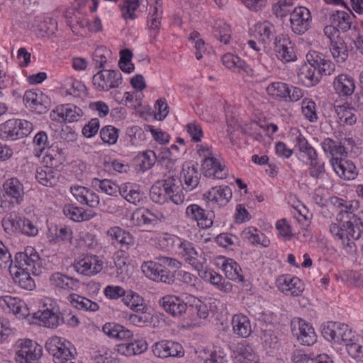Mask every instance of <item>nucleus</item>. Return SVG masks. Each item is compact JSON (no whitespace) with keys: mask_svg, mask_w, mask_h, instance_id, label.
<instances>
[{"mask_svg":"<svg viewBox=\"0 0 363 363\" xmlns=\"http://www.w3.org/2000/svg\"><path fill=\"white\" fill-rule=\"evenodd\" d=\"M339 213L336 220L354 240H358L363 233V220L359 213V202L357 200L344 201L339 200L337 204Z\"/></svg>","mask_w":363,"mask_h":363,"instance_id":"obj_1","label":"nucleus"},{"mask_svg":"<svg viewBox=\"0 0 363 363\" xmlns=\"http://www.w3.org/2000/svg\"><path fill=\"white\" fill-rule=\"evenodd\" d=\"M2 187L3 194H0V214L21 205L25 195L23 184L16 177L7 179Z\"/></svg>","mask_w":363,"mask_h":363,"instance_id":"obj_2","label":"nucleus"},{"mask_svg":"<svg viewBox=\"0 0 363 363\" xmlns=\"http://www.w3.org/2000/svg\"><path fill=\"white\" fill-rule=\"evenodd\" d=\"M33 129V124L21 119H10L0 125V138L16 140L28 136Z\"/></svg>","mask_w":363,"mask_h":363,"instance_id":"obj_3","label":"nucleus"},{"mask_svg":"<svg viewBox=\"0 0 363 363\" xmlns=\"http://www.w3.org/2000/svg\"><path fill=\"white\" fill-rule=\"evenodd\" d=\"M14 263V266L11 265V267L30 272L34 276L40 275L43 270L40 257L32 247H26L23 252H17Z\"/></svg>","mask_w":363,"mask_h":363,"instance_id":"obj_4","label":"nucleus"},{"mask_svg":"<svg viewBox=\"0 0 363 363\" xmlns=\"http://www.w3.org/2000/svg\"><path fill=\"white\" fill-rule=\"evenodd\" d=\"M45 348L53 356L55 363H67L74 358L75 348L64 338L50 337L45 343Z\"/></svg>","mask_w":363,"mask_h":363,"instance_id":"obj_5","label":"nucleus"},{"mask_svg":"<svg viewBox=\"0 0 363 363\" xmlns=\"http://www.w3.org/2000/svg\"><path fill=\"white\" fill-rule=\"evenodd\" d=\"M191 294H184L182 296L166 295L159 301L164 311L174 318H180L186 313L189 307Z\"/></svg>","mask_w":363,"mask_h":363,"instance_id":"obj_6","label":"nucleus"},{"mask_svg":"<svg viewBox=\"0 0 363 363\" xmlns=\"http://www.w3.org/2000/svg\"><path fill=\"white\" fill-rule=\"evenodd\" d=\"M33 143L34 145L33 154L35 157H40L42 153L47 150L44 157V161L51 166H57L60 153L55 152L53 146H50L48 137L45 131L38 132L34 137Z\"/></svg>","mask_w":363,"mask_h":363,"instance_id":"obj_7","label":"nucleus"},{"mask_svg":"<svg viewBox=\"0 0 363 363\" xmlns=\"http://www.w3.org/2000/svg\"><path fill=\"white\" fill-rule=\"evenodd\" d=\"M291 333L296 340L303 345H311L317 340L313 328L304 320L296 318L291 323Z\"/></svg>","mask_w":363,"mask_h":363,"instance_id":"obj_8","label":"nucleus"},{"mask_svg":"<svg viewBox=\"0 0 363 363\" xmlns=\"http://www.w3.org/2000/svg\"><path fill=\"white\" fill-rule=\"evenodd\" d=\"M179 248L185 261L198 272L203 268H206L207 264L206 254L201 250L197 251L193 243L189 241L181 242Z\"/></svg>","mask_w":363,"mask_h":363,"instance_id":"obj_9","label":"nucleus"},{"mask_svg":"<svg viewBox=\"0 0 363 363\" xmlns=\"http://www.w3.org/2000/svg\"><path fill=\"white\" fill-rule=\"evenodd\" d=\"M141 270L147 278L155 281L172 284L175 280L174 273L167 269L162 268L159 262H144L141 265Z\"/></svg>","mask_w":363,"mask_h":363,"instance_id":"obj_10","label":"nucleus"},{"mask_svg":"<svg viewBox=\"0 0 363 363\" xmlns=\"http://www.w3.org/2000/svg\"><path fill=\"white\" fill-rule=\"evenodd\" d=\"M312 16L310 10L305 6H296L290 16L292 31L297 35L305 33L311 27Z\"/></svg>","mask_w":363,"mask_h":363,"instance_id":"obj_11","label":"nucleus"},{"mask_svg":"<svg viewBox=\"0 0 363 363\" xmlns=\"http://www.w3.org/2000/svg\"><path fill=\"white\" fill-rule=\"evenodd\" d=\"M165 220L166 218L162 213L154 212L145 208L135 210L130 218L132 223L139 227H152L156 225L158 222H162Z\"/></svg>","mask_w":363,"mask_h":363,"instance_id":"obj_12","label":"nucleus"},{"mask_svg":"<svg viewBox=\"0 0 363 363\" xmlns=\"http://www.w3.org/2000/svg\"><path fill=\"white\" fill-rule=\"evenodd\" d=\"M274 51L277 57L283 62L296 60L294 45L290 38L284 34H279L273 42Z\"/></svg>","mask_w":363,"mask_h":363,"instance_id":"obj_13","label":"nucleus"},{"mask_svg":"<svg viewBox=\"0 0 363 363\" xmlns=\"http://www.w3.org/2000/svg\"><path fill=\"white\" fill-rule=\"evenodd\" d=\"M122 83V76L114 70H102L93 77V84L99 90L108 91L118 87Z\"/></svg>","mask_w":363,"mask_h":363,"instance_id":"obj_14","label":"nucleus"},{"mask_svg":"<svg viewBox=\"0 0 363 363\" xmlns=\"http://www.w3.org/2000/svg\"><path fill=\"white\" fill-rule=\"evenodd\" d=\"M26 106L38 114L45 113L49 108L48 96L40 91L28 90L23 96Z\"/></svg>","mask_w":363,"mask_h":363,"instance_id":"obj_15","label":"nucleus"},{"mask_svg":"<svg viewBox=\"0 0 363 363\" xmlns=\"http://www.w3.org/2000/svg\"><path fill=\"white\" fill-rule=\"evenodd\" d=\"M50 285L57 291L72 294L80 288L79 279L61 272H55L50 276Z\"/></svg>","mask_w":363,"mask_h":363,"instance_id":"obj_16","label":"nucleus"},{"mask_svg":"<svg viewBox=\"0 0 363 363\" xmlns=\"http://www.w3.org/2000/svg\"><path fill=\"white\" fill-rule=\"evenodd\" d=\"M152 352L159 358L181 357L184 354L182 345L171 340H161L155 343Z\"/></svg>","mask_w":363,"mask_h":363,"instance_id":"obj_17","label":"nucleus"},{"mask_svg":"<svg viewBox=\"0 0 363 363\" xmlns=\"http://www.w3.org/2000/svg\"><path fill=\"white\" fill-rule=\"evenodd\" d=\"M42 347L31 340H25L20 345V349L16 352L18 363L37 361L42 355Z\"/></svg>","mask_w":363,"mask_h":363,"instance_id":"obj_18","label":"nucleus"},{"mask_svg":"<svg viewBox=\"0 0 363 363\" xmlns=\"http://www.w3.org/2000/svg\"><path fill=\"white\" fill-rule=\"evenodd\" d=\"M75 271L85 276H92L103 269V262L96 256H86L74 263Z\"/></svg>","mask_w":363,"mask_h":363,"instance_id":"obj_19","label":"nucleus"},{"mask_svg":"<svg viewBox=\"0 0 363 363\" xmlns=\"http://www.w3.org/2000/svg\"><path fill=\"white\" fill-rule=\"evenodd\" d=\"M34 318L38 319L46 328H55L64 322V318L58 307L46 308L34 313Z\"/></svg>","mask_w":363,"mask_h":363,"instance_id":"obj_20","label":"nucleus"},{"mask_svg":"<svg viewBox=\"0 0 363 363\" xmlns=\"http://www.w3.org/2000/svg\"><path fill=\"white\" fill-rule=\"evenodd\" d=\"M106 234L111 239L112 245H118L120 250H128L135 243L133 236L129 232L118 226L108 229Z\"/></svg>","mask_w":363,"mask_h":363,"instance_id":"obj_21","label":"nucleus"},{"mask_svg":"<svg viewBox=\"0 0 363 363\" xmlns=\"http://www.w3.org/2000/svg\"><path fill=\"white\" fill-rule=\"evenodd\" d=\"M330 164L338 177L344 180H353L358 175L356 166L350 160L333 157Z\"/></svg>","mask_w":363,"mask_h":363,"instance_id":"obj_22","label":"nucleus"},{"mask_svg":"<svg viewBox=\"0 0 363 363\" xmlns=\"http://www.w3.org/2000/svg\"><path fill=\"white\" fill-rule=\"evenodd\" d=\"M201 169L205 177L222 179L226 177L225 167L214 156L203 160Z\"/></svg>","mask_w":363,"mask_h":363,"instance_id":"obj_23","label":"nucleus"},{"mask_svg":"<svg viewBox=\"0 0 363 363\" xmlns=\"http://www.w3.org/2000/svg\"><path fill=\"white\" fill-rule=\"evenodd\" d=\"M277 283L279 290L286 295L298 296L303 291V284L296 277L284 275L278 279Z\"/></svg>","mask_w":363,"mask_h":363,"instance_id":"obj_24","label":"nucleus"},{"mask_svg":"<svg viewBox=\"0 0 363 363\" xmlns=\"http://www.w3.org/2000/svg\"><path fill=\"white\" fill-rule=\"evenodd\" d=\"M186 216L189 219L196 221L201 228H208L213 225L211 213L197 204L189 205L186 209Z\"/></svg>","mask_w":363,"mask_h":363,"instance_id":"obj_25","label":"nucleus"},{"mask_svg":"<svg viewBox=\"0 0 363 363\" xmlns=\"http://www.w3.org/2000/svg\"><path fill=\"white\" fill-rule=\"evenodd\" d=\"M199 277L206 281L210 282L218 289L225 293H229L233 289V285L229 281H225L223 277L211 269L203 268L199 272Z\"/></svg>","mask_w":363,"mask_h":363,"instance_id":"obj_26","label":"nucleus"},{"mask_svg":"<svg viewBox=\"0 0 363 363\" xmlns=\"http://www.w3.org/2000/svg\"><path fill=\"white\" fill-rule=\"evenodd\" d=\"M218 264L220 265V267L227 279L237 281L243 282L244 276L242 274V269L240 266L233 259L220 257L219 258V262Z\"/></svg>","mask_w":363,"mask_h":363,"instance_id":"obj_27","label":"nucleus"},{"mask_svg":"<svg viewBox=\"0 0 363 363\" xmlns=\"http://www.w3.org/2000/svg\"><path fill=\"white\" fill-rule=\"evenodd\" d=\"M306 59L313 61V64L315 63L320 77L323 75H330L335 72V64L327 60L324 55L320 52L311 51L306 55Z\"/></svg>","mask_w":363,"mask_h":363,"instance_id":"obj_28","label":"nucleus"},{"mask_svg":"<svg viewBox=\"0 0 363 363\" xmlns=\"http://www.w3.org/2000/svg\"><path fill=\"white\" fill-rule=\"evenodd\" d=\"M298 77L303 83L308 87L317 84L321 79L316 65L309 60H307V63L302 65Z\"/></svg>","mask_w":363,"mask_h":363,"instance_id":"obj_29","label":"nucleus"},{"mask_svg":"<svg viewBox=\"0 0 363 363\" xmlns=\"http://www.w3.org/2000/svg\"><path fill=\"white\" fill-rule=\"evenodd\" d=\"M13 261L8 263L7 265L9 267V272L16 284L20 287L26 290L32 291L35 287V284L33 278L31 277L32 273L30 272L21 270L16 267H11Z\"/></svg>","mask_w":363,"mask_h":363,"instance_id":"obj_30","label":"nucleus"},{"mask_svg":"<svg viewBox=\"0 0 363 363\" xmlns=\"http://www.w3.org/2000/svg\"><path fill=\"white\" fill-rule=\"evenodd\" d=\"M65 216L74 222L87 221L95 216L96 213L74 205H66L63 208Z\"/></svg>","mask_w":363,"mask_h":363,"instance_id":"obj_31","label":"nucleus"},{"mask_svg":"<svg viewBox=\"0 0 363 363\" xmlns=\"http://www.w3.org/2000/svg\"><path fill=\"white\" fill-rule=\"evenodd\" d=\"M335 92L342 96H351L355 89L354 79L345 74H339L333 81Z\"/></svg>","mask_w":363,"mask_h":363,"instance_id":"obj_32","label":"nucleus"},{"mask_svg":"<svg viewBox=\"0 0 363 363\" xmlns=\"http://www.w3.org/2000/svg\"><path fill=\"white\" fill-rule=\"evenodd\" d=\"M0 303L3 306H6L15 315H19L20 318H24L29 314L28 308L25 302L18 297L4 296L1 298Z\"/></svg>","mask_w":363,"mask_h":363,"instance_id":"obj_33","label":"nucleus"},{"mask_svg":"<svg viewBox=\"0 0 363 363\" xmlns=\"http://www.w3.org/2000/svg\"><path fill=\"white\" fill-rule=\"evenodd\" d=\"M175 181V178L171 176L167 179L158 181L155 184L162 186V189L170 197L174 203L180 205L184 201L185 197L184 194L177 191L178 186L176 185Z\"/></svg>","mask_w":363,"mask_h":363,"instance_id":"obj_34","label":"nucleus"},{"mask_svg":"<svg viewBox=\"0 0 363 363\" xmlns=\"http://www.w3.org/2000/svg\"><path fill=\"white\" fill-rule=\"evenodd\" d=\"M47 235L51 243L70 241L72 239V230L65 225H52L48 227Z\"/></svg>","mask_w":363,"mask_h":363,"instance_id":"obj_35","label":"nucleus"},{"mask_svg":"<svg viewBox=\"0 0 363 363\" xmlns=\"http://www.w3.org/2000/svg\"><path fill=\"white\" fill-rule=\"evenodd\" d=\"M91 186L96 191L111 196L116 197L121 193V186L111 179L94 178L91 179Z\"/></svg>","mask_w":363,"mask_h":363,"instance_id":"obj_36","label":"nucleus"},{"mask_svg":"<svg viewBox=\"0 0 363 363\" xmlns=\"http://www.w3.org/2000/svg\"><path fill=\"white\" fill-rule=\"evenodd\" d=\"M60 176L57 169L45 166L37 169L35 178L43 186H54L57 184Z\"/></svg>","mask_w":363,"mask_h":363,"instance_id":"obj_37","label":"nucleus"},{"mask_svg":"<svg viewBox=\"0 0 363 363\" xmlns=\"http://www.w3.org/2000/svg\"><path fill=\"white\" fill-rule=\"evenodd\" d=\"M231 197V190L227 186L213 187L206 194L209 201L217 203L219 206H225Z\"/></svg>","mask_w":363,"mask_h":363,"instance_id":"obj_38","label":"nucleus"},{"mask_svg":"<svg viewBox=\"0 0 363 363\" xmlns=\"http://www.w3.org/2000/svg\"><path fill=\"white\" fill-rule=\"evenodd\" d=\"M233 333L239 337H247L252 333L250 321L242 314L234 315L231 322Z\"/></svg>","mask_w":363,"mask_h":363,"instance_id":"obj_39","label":"nucleus"},{"mask_svg":"<svg viewBox=\"0 0 363 363\" xmlns=\"http://www.w3.org/2000/svg\"><path fill=\"white\" fill-rule=\"evenodd\" d=\"M346 325L339 322H328L323 326V335L328 341L341 344L343 326Z\"/></svg>","mask_w":363,"mask_h":363,"instance_id":"obj_40","label":"nucleus"},{"mask_svg":"<svg viewBox=\"0 0 363 363\" xmlns=\"http://www.w3.org/2000/svg\"><path fill=\"white\" fill-rule=\"evenodd\" d=\"M103 331L109 337L118 340L129 339L133 335L131 330L116 323H106L103 326Z\"/></svg>","mask_w":363,"mask_h":363,"instance_id":"obj_41","label":"nucleus"},{"mask_svg":"<svg viewBox=\"0 0 363 363\" xmlns=\"http://www.w3.org/2000/svg\"><path fill=\"white\" fill-rule=\"evenodd\" d=\"M353 18L354 15L352 11L347 13L343 11H337L330 15V20L332 24L335 25L340 30L347 32L352 28Z\"/></svg>","mask_w":363,"mask_h":363,"instance_id":"obj_42","label":"nucleus"},{"mask_svg":"<svg viewBox=\"0 0 363 363\" xmlns=\"http://www.w3.org/2000/svg\"><path fill=\"white\" fill-rule=\"evenodd\" d=\"M67 300L73 307L79 310L96 312L99 309L97 303L74 293L69 294Z\"/></svg>","mask_w":363,"mask_h":363,"instance_id":"obj_43","label":"nucleus"},{"mask_svg":"<svg viewBox=\"0 0 363 363\" xmlns=\"http://www.w3.org/2000/svg\"><path fill=\"white\" fill-rule=\"evenodd\" d=\"M242 237L253 245H260L264 247H267L270 244V240L266 235L253 227L245 229L242 232Z\"/></svg>","mask_w":363,"mask_h":363,"instance_id":"obj_44","label":"nucleus"},{"mask_svg":"<svg viewBox=\"0 0 363 363\" xmlns=\"http://www.w3.org/2000/svg\"><path fill=\"white\" fill-rule=\"evenodd\" d=\"M352 108L342 105L335 106L334 110L337 115V121L342 125H353L357 123V116Z\"/></svg>","mask_w":363,"mask_h":363,"instance_id":"obj_45","label":"nucleus"},{"mask_svg":"<svg viewBox=\"0 0 363 363\" xmlns=\"http://www.w3.org/2000/svg\"><path fill=\"white\" fill-rule=\"evenodd\" d=\"M120 195L128 202L137 205L143 200V193L137 186L130 184H124L121 185V193Z\"/></svg>","mask_w":363,"mask_h":363,"instance_id":"obj_46","label":"nucleus"},{"mask_svg":"<svg viewBox=\"0 0 363 363\" xmlns=\"http://www.w3.org/2000/svg\"><path fill=\"white\" fill-rule=\"evenodd\" d=\"M181 177L184 181V189L187 191L193 190L199 183V173L194 166H184Z\"/></svg>","mask_w":363,"mask_h":363,"instance_id":"obj_47","label":"nucleus"},{"mask_svg":"<svg viewBox=\"0 0 363 363\" xmlns=\"http://www.w3.org/2000/svg\"><path fill=\"white\" fill-rule=\"evenodd\" d=\"M122 301L125 305L136 312L143 311L147 308L144 304L143 298L131 290L125 291Z\"/></svg>","mask_w":363,"mask_h":363,"instance_id":"obj_48","label":"nucleus"},{"mask_svg":"<svg viewBox=\"0 0 363 363\" xmlns=\"http://www.w3.org/2000/svg\"><path fill=\"white\" fill-rule=\"evenodd\" d=\"M330 50L337 62L342 63L348 57L347 45L342 39L338 38L337 40H331Z\"/></svg>","mask_w":363,"mask_h":363,"instance_id":"obj_49","label":"nucleus"},{"mask_svg":"<svg viewBox=\"0 0 363 363\" xmlns=\"http://www.w3.org/2000/svg\"><path fill=\"white\" fill-rule=\"evenodd\" d=\"M257 30L264 45H269L272 42H274L278 36L276 35L274 26L267 21L259 25Z\"/></svg>","mask_w":363,"mask_h":363,"instance_id":"obj_50","label":"nucleus"},{"mask_svg":"<svg viewBox=\"0 0 363 363\" xmlns=\"http://www.w3.org/2000/svg\"><path fill=\"white\" fill-rule=\"evenodd\" d=\"M213 35L221 43L228 45L231 40L230 27L224 22H216L213 27Z\"/></svg>","mask_w":363,"mask_h":363,"instance_id":"obj_51","label":"nucleus"},{"mask_svg":"<svg viewBox=\"0 0 363 363\" xmlns=\"http://www.w3.org/2000/svg\"><path fill=\"white\" fill-rule=\"evenodd\" d=\"M321 146L325 153L330 154L333 157L342 156L347 153L345 146L341 143L330 138L324 139L321 143Z\"/></svg>","mask_w":363,"mask_h":363,"instance_id":"obj_52","label":"nucleus"},{"mask_svg":"<svg viewBox=\"0 0 363 363\" xmlns=\"http://www.w3.org/2000/svg\"><path fill=\"white\" fill-rule=\"evenodd\" d=\"M159 1L155 0L157 6H153L152 10H150L147 16V24L149 28L152 30H159L161 24L162 11Z\"/></svg>","mask_w":363,"mask_h":363,"instance_id":"obj_53","label":"nucleus"},{"mask_svg":"<svg viewBox=\"0 0 363 363\" xmlns=\"http://www.w3.org/2000/svg\"><path fill=\"white\" fill-rule=\"evenodd\" d=\"M294 9V2L291 0H279L273 6L272 11L277 18H282L289 14L291 16Z\"/></svg>","mask_w":363,"mask_h":363,"instance_id":"obj_54","label":"nucleus"},{"mask_svg":"<svg viewBox=\"0 0 363 363\" xmlns=\"http://www.w3.org/2000/svg\"><path fill=\"white\" fill-rule=\"evenodd\" d=\"M223 65L228 69L235 72H240L246 68V63L238 56L231 53L225 54L222 57Z\"/></svg>","mask_w":363,"mask_h":363,"instance_id":"obj_55","label":"nucleus"},{"mask_svg":"<svg viewBox=\"0 0 363 363\" xmlns=\"http://www.w3.org/2000/svg\"><path fill=\"white\" fill-rule=\"evenodd\" d=\"M289 84L277 82L271 83L267 88V91L269 95L275 99H283L285 101L286 93H288Z\"/></svg>","mask_w":363,"mask_h":363,"instance_id":"obj_56","label":"nucleus"},{"mask_svg":"<svg viewBox=\"0 0 363 363\" xmlns=\"http://www.w3.org/2000/svg\"><path fill=\"white\" fill-rule=\"evenodd\" d=\"M17 225L22 233L28 236H35L39 231V227L36 222L30 220L26 218H20L17 221Z\"/></svg>","mask_w":363,"mask_h":363,"instance_id":"obj_57","label":"nucleus"},{"mask_svg":"<svg viewBox=\"0 0 363 363\" xmlns=\"http://www.w3.org/2000/svg\"><path fill=\"white\" fill-rule=\"evenodd\" d=\"M190 298L189 307L194 310V312L196 313L197 316L201 319H206L209 315L208 307L206 304L199 300L198 298L191 295V298Z\"/></svg>","mask_w":363,"mask_h":363,"instance_id":"obj_58","label":"nucleus"},{"mask_svg":"<svg viewBox=\"0 0 363 363\" xmlns=\"http://www.w3.org/2000/svg\"><path fill=\"white\" fill-rule=\"evenodd\" d=\"M150 199L155 203L164 204L169 200L170 197L162 189V186L155 184L150 191Z\"/></svg>","mask_w":363,"mask_h":363,"instance_id":"obj_59","label":"nucleus"},{"mask_svg":"<svg viewBox=\"0 0 363 363\" xmlns=\"http://www.w3.org/2000/svg\"><path fill=\"white\" fill-rule=\"evenodd\" d=\"M139 6L138 0H125L121 6L122 16L125 19L134 20L137 18L135 11Z\"/></svg>","mask_w":363,"mask_h":363,"instance_id":"obj_60","label":"nucleus"},{"mask_svg":"<svg viewBox=\"0 0 363 363\" xmlns=\"http://www.w3.org/2000/svg\"><path fill=\"white\" fill-rule=\"evenodd\" d=\"M100 136L105 143L114 145L118 138V130L112 125L105 126L101 130Z\"/></svg>","mask_w":363,"mask_h":363,"instance_id":"obj_61","label":"nucleus"},{"mask_svg":"<svg viewBox=\"0 0 363 363\" xmlns=\"http://www.w3.org/2000/svg\"><path fill=\"white\" fill-rule=\"evenodd\" d=\"M302 113L311 122H315L318 119L315 110V104L312 100L305 99L302 101Z\"/></svg>","mask_w":363,"mask_h":363,"instance_id":"obj_62","label":"nucleus"},{"mask_svg":"<svg viewBox=\"0 0 363 363\" xmlns=\"http://www.w3.org/2000/svg\"><path fill=\"white\" fill-rule=\"evenodd\" d=\"M82 113V111L79 108L67 105L62 108L61 115L66 121L72 123L77 121L81 117Z\"/></svg>","mask_w":363,"mask_h":363,"instance_id":"obj_63","label":"nucleus"},{"mask_svg":"<svg viewBox=\"0 0 363 363\" xmlns=\"http://www.w3.org/2000/svg\"><path fill=\"white\" fill-rule=\"evenodd\" d=\"M309 174L317 179H321L325 174V167L323 163L318 162L317 159L310 162L308 169Z\"/></svg>","mask_w":363,"mask_h":363,"instance_id":"obj_64","label":"nucleus"}]
</instances>
